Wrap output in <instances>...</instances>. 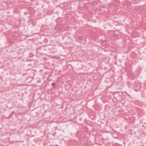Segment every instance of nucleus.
<instances>
[{
  "mask_svg": "<svg viewBox=\"0 0 146 146\" xmlns=\"http://www.w3.org/2000/svg\"><path fill=\"white\" fill-rule=\"evenodd\" d=\"M52 86H54V85H55V84H54V83H52Z\"/></svg>",
  "mask_w": 146,
  "mask_h": 146,
  "instance_id": "nucleus-2",
  "label": "nucleus"
},
{
  "mask_svg": "<svg viewBox=\"0 0 146 146\" xmlns=\"http://www.w3.org/2000/svg\"><path fill=\"white\" fill-rule=\"evenodd\" d=\"M81 119H77L76 120V123L78 124L79 125H82L83 124L80 121H80Z\"/></svg>",
  "mask_w": 146,
  "mask_h": 146,
  "instance_id": "nucleus-1",
  "label": "nucleus"
},
{
  "mask_svg": "<svg viewBox=\"0 0 146 146\" xmlns=\"http://www.w3.org/2000/svg\"><path fill=\"white\" fill-rule=\"evenodd\" d=\"M13 113H14V111H13L12 112V113H11V115H10V116H9L10 117V118H11V116L12 115V114Z\"/></svg>",
  "mask_w": 146,
  "mask_h": 146,
  "instance_id": "nucleus-3",
  "label": "nucleus"
},
{
  "mask_svg": "<svg viewBox=\"0 0 146 146\" xmlns=\"http://www.w3.org/2000/svg\"><path fill=\"white\" fill-rule=\"evenodd\" d=\"M55 146H58V145H56Z\"/></svg>",
  "mask_w": 146,
  "mask_h": 146,
  "instance_id": "nucleus-4",
  "label": "nucleus"
}]
</instances>
